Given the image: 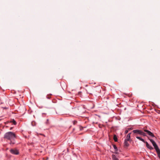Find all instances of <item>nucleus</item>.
I'll list each match as a JSON object with an SVG mask.
<instances>
[{
    "label": "nucleus",
    "mask_w": 160,
    "mask_h": 160,
    "mask_svg": "<svg viewBox=\"0 0 160 160\" xmlns=\"http://www.w3.org/2000/svg\"><path fill=\"white\" fill-rule=\"evenodd\" d=\"M128 132V130H126L125 131V134H126V133H127Z\"/></svg>",
    "instance_id": "obj_19"
},
{
    "label": "nucleus",
    "mask_w": 160,
    "mask_h": 160,
    "mask_svg": "<svg viewBox=\"0 0 160 160\" xmlns=\"http://www.w3.org/2000/svg\"><path fill=\"white\" fill-rule=\"evenodd\" d=\"M73 124L75 125L77 124V122L76 121H72Z\"/></svg>",
    "instance_id": "obj_15"
},
{
    "label": "nucleus",
    "mask_w": 160,
    "mask_h": 160,
    "mask_svg": "<svg viewBox=\"0 0 160 160\" xmlns=\"http://www.w3.org/2000/svg\"><path fill=\"white\" fill-rule=\"evenodd\" d=\"M41 135H43L44 136H45V135H44L42 134H41Z\"/></svg>",
    "instance_id": "obj_21"
},
{
    "label": "nucleus",
    "mask_w": 160,
    "mask_h": 160,
    "mask_svg": "<svg viewBox=\"0 0 160 160\" xmlns=\"http://www.w3.org/2000/svg\"><path fill=\"white\" fill-rule=\"evenodd\" d=\"M113 139L115 142H117L118 141V138L117 136L116 135H114Z\"/></svg>",
    "instance_id": "obj_10"
},
{
    "label": "nucleus",
    "mask_w": 160,
    "mask_h": 160,
    "mask_svg": "<svg viewBox=\"0 0 160 160\" xmlns=\"http://www.w3.org/2000/svg\"><path fill=\"white\" fill-rule=\"evenodd\" d=\"M142 131V130L138 129H136L133 130L132 132L134 133H136L140 135Z\"/></svg>",
    "instance_id": "obj_5"
},
{
    "label": "nucleus",
    "mask_w": 160,
    "mask_h": 160,
    "mask_svg": "<svg viewBox=\"0 0 160 160\" xmlns=\"http://www.w3.org/2000/svg\"><path fill=\"white\" fill-rule=\"evenodd\" d=\"M80 130H82L83 128L81 126L80 127Z\"/></svg>",
    "instance_id": "obj_18"
},
{
    "label": "nucleus",
    "mask_w": 160,
    "mask_h": 160,
    "mask_svg": "<svg viewBox=\"0 0 160 160\" xmlns=\"http://www.w3.org/2000/svg\"><path fill=\"white\" fill-rule=\"evenodd\" d=\"M16 137L15 134L13 132H6L4 135V138L10 141V144H13L15 142L14 140Z\"/></svg>",
    "instance_id": "obj_1"
},
{
    "label": "nucleus",
    "mask_w": 160,
    "mask_h": 160,
    "mask_svg": "<svg viewBox=\"0 0 160 160\" xmlns=\"http://www.w3.org/2000/svg\"><path fill=\"white\" fill-rule=\"evenodd\" d=\"M10 152L12 154L15 155H18L19 153L17 149H11Z\"/></svg>",
    "instance_id": "obj_4"
},
{
    "label": "nucleus",
    "mask_w": 160,
    "mask_h": 160,
    "mask_svg": "<svg viewBox=\"0 0 160 160\" xmlns=\"http://www.w3.org/2000/svg\"><path fill=\"white\" fill-rule=\"evenodd\" d=\"M48 120H49L48 119H47V123H48Z\"/></svg>",
    "instance_id": "obj_20"
},
{
    "label": "nucleus",
    "mask_w": 160,
    "mask_h": 160,
    "mask_svg": "<svg viewBox=\"0 0 160 160\" xmlns=\"http://www.w3.org/2000/svg\"><path fill=\"white\" fill-rule=\"evenodd\" d=\"M140 135H142L144 136H146V134L142 131Z\"/></svg>",
    "instance_id": "obj_12"
},
{
    "label": "nucleus",
    "mask_w": 160,
    "mask_h": 160,
    "mask_svg": "<svg viewBox=\"0 0 160 160\" xmlns=\"http://www.w3.org/2000/svg\"><path fill=\"white\" fill-rule=\"evenodd\" d=\"M136 138H137L139 139V140L142 141L144 143V142H145V141L141 137L137 136H136Z\"/></svg>",
    "instance_id": "obj_8"
},
{
    "label": "nucleus",
    "mask_w": 160,
    "mask_h": 160,
    "mask_svg": "<svg viewBox=\"0 0 160 160\" xmlns=\"http://www.w3.org/2000/svg\"><path fill=\"white\" fill-rule=\"evenodd\" d=\"M144 131L147 133V134L149 135L150 137L152 138H156V137L155 136L154 134L152 133L151 131L148 130L147 129H144Z\"/></svg>",
    "instance_id": "obj_3"
},
{
    "label": "nucleus",
    "mask_w": 160,
    "mask_h": 160,
    "mask_svg": "<svg viewBox=\"0 0 160 160\" xmlns=\"http://www.w3.org/2000/svg\"><path fill=\"white\" fill-rule=\"evenodd\" d=\"M118 151H115V152H114V153H115V154H118Z\"/></svg>",
    "instance_id": "obj_17"
},
{
    "label": "nucleus",
    "mask_w": 160,
    "mask_h": 160,
    "mask_svg": "<svg viewBox=\"0 0 160 160\" xmlns=\"http://www.w3.org/2000/svg\"><path fill=\"white\" fill-rule=\"evenodd\" d=\"M149 140L152 143L153 146L155 149L158 156L160 159V149L159 148L155 142L152 139H149Z\"/></svg>",
    "instance_id": "obj_2"
},
{
    "label": "nucleus",
    "mask_w": 160,
    "mask_h": 160,
    "mask_svg": "<svg viewBox=\"0 0 160 160\" xmlns=\"http://www.w3.org/2000/svg\"><path fill=\"white\" fill-rule=\"evenodd\" d=\"M113 148H114L115 150L116 151H118V148L116 145H113Z\"/></svg>",
    "instance_id": "obj_13"
},
{
    "label": "nucleus",
    "mask_w": 160,
    "mask_h": 160,
    "mask_svg": "<svg viewBox=\"0 0 160 160\" xmlns=\"http://www.w3.org/2000/svg\"><path fill=\"white\" fill-rule=\"evenodd\" d=\"M144 143H146V147L150 150H152L153 148L147 142L145 141Z\"/></svg>",
    "instance_id": "obj_6"
},
{
    "label": "nucleus",
    "mask_w": 160,
    "mask_h": 160,
    "mask_svg": "<svg viewBox=\"0 0 160 160\" xmlns=\"http://www.w3.org/2000/svg\"><path fill=\"white\" fill-rule=\"evenodd\" d=\"M147 137H148V139L149 140L150 139L148 137V136H147Z\"/></svg>",
    "instance_id": "obj_22"
},
{
    "label": "nucleus",
    "mask_w": 160,
    "mask_h": 160,
    "mask_svg": "<svg viewBox=\"0 0 160 160\" xmlns=\"http://www.w3.org/2000/svg\"><path fill=\"white\" fill-rule=\"evenodd\" d=\"M124 94H125L126 95L128 96L129 97H131L132 96V94H131V93H129V94L124 93Z\"/></svg>",
    "instance_id": "obj_14"
},
{
    "label": "nucleus",
    "mask_w": 160,
    "mask_h": 160,
    "mask_svg": "<svg viewBox=\"0 0 160 160\" xmlns=\"http://www.w3.org/2000/svg\"><path fill=\"white\" fill-rule=\"evenodd\" d=\"M131 133H129L127 135L126 139L125 140H127L128 141H129L130 138V135Z\"/></svg>",
    "instance_id": "obj_7"
},
{
    "label": "nucleus",
    "mask_w": 160,
    "mask_h": 160,
    "mask_svg": "<svg viewBox=\"0 0 160 160\" xmlns=\"http://www.w3.org/2000/svg\"><path fill=\"white\" fill-rule=\"evenodd\" d=\"M127 141V140H125L124 142V145L127 147H128L129 146V144Z\"/></svg>",
    "instance_id": "obj_11"
},
{
    "label": "nucleus",
    "mask_w": 160,
    "mask_h": 160,
    "mask_svg": "<svg viewBox=\"0 0 160 160\" xmlns=\"http://www.w3.org/2000/svg\"><path fill=\"white\" fill-rule=\"evenodd\" d=\"M12 122L13 123V124L14 125H16V122L14 120H13L12 121Z\"/></svg>",
    "instance_id": "obj_16"
},
{
    "label": "nucleus",
    "mask_w": 160,
    "mask_h": 160,
    "mask_svg": "<svg viewBox=\"0 0 160 160\" xmlns=\"http://www.w3.org/2000/svg\"><path fill=\"white\" fill-rule=\"evenodd\" d=\"M112 160H119L118 158H117L116 156L114 154L112 155Z\"/></svg>",
    "instance_id": "obj_9"
}]
</instances>
